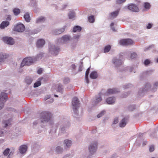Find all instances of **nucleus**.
<instances>
[{"label":"nucleus","mask_w":158,"mask_h":158,"mask_svg":"<svg viewBox=\"0 0 158 158\" xmlns=\"http://www.w3.org/2000/svg\"><path fill=\"white\" fill-rule=\"evenodd\" d=\"M42 54H39L37 55L36 57H29L25 58L23 60L21 64V67H22L24 65H29L32 64L33 63L37 60V59H41L42 58Z\"/></svg>","instance_id":"1"},{"label":"nucleus","mask_w":158,"mask_h":158,"mask_svg":"<svg viewBox=\"0 0 158 158\" xmlns=\"http://www.w3.org/2000/svg\"><path fill=\"white\" fill-rule=\"evenodd\" d=\"M41 122L43 123L48 122L52 117L50 113L46 112L41 113Z\"/></svg>","instance_id":"2"},{"label":"nucleus","mask_w":158,"mask_h":158,"mask_svg":"<svg viewBox=\"0 0 158 158\" xmlns=\"http://www.w3.org/2000/svg\"><path fill=\"white\" fill-rule=\"evenodd\" d=\"M119 43L122 45L127 46L133 44L134 42L131 39H127L121 40H120Z\"/></svg>","instance_id":"3"},{"label":"nucleus","mask_w":158,"mask_h":158,"mask_svg":"<svg viewBox=\"0 0 158 158\" xmlns=\"http://www.w3.org/2000/svg\"><path fill=\"white\" fill-rule=\"evenodd\" d=\"M80 103L77 98H74L72 100V105L73 106V109L74 112H75L77 108L79 106Z\"/></svg>","instance_id":"4"},{"label":"nucleus","mask_w":158,"mask_h":158,"mask_svg":"<svg viewBox=\"0 0 158 158\" xmlns=\"http://www.w3.org/2000/svg\"><path fill=\"white\" fill-rule=\"evenodd\" d=\"M3 41L6 44L10 45H13L14 43L13 39L10 37H4L2 39Z\"/></svg>","instance_id":"5"},{"label":"nucleus","mask_w":158,"mask_h":158,"mask_svg":"<svg viewBox=\"0 0 158 158\" xmlns=\"http://www.w3.org/2000/svg\"><path fill=\"white\" fill-rule=\"evenodd\" d=\"M25 29V26L23 24H19L15 27L14 30L19 32H22L24 31Z\"/></svg>","instance_id":"6"},{"label":"nucleus","mask_w":158,"mask_h":158,"mask_svg":"<svg viewBox=\"0 0 158 158\" xmlns=\"http://www.w3.org/2000/svg\"><path fill=\"white\" fill-rule=\"evenodd\" d=\"M7 99V96L6 94L2 92L1 94L0 97V102L2 104H3Z\"/></svg>","instance_id":"7"},{"label":"nucleus","mask_w":158,"mask_h":158,"mask_svg":"<svg viewBox=\"0 0 158 158\" xmlns=\"http://www.w3.org/2000/svg\"><path fill=\"white\" fill-rule=\"evenodd\" d=\"M128 9L133 12H137L139 11V8L138 6L134 4L129 5L128 6Z\"/></svg>","instance_id":"8"},{"label":"nucleus","mask_w":158,"mask_h":158,"mask_svg":"<svg viewBox=\"0 0 158 158\" xmlns=\"http://www.w3.org/2000/svg\"><path fill=\"white\" fill-rule=\"evenodd\" d=\"M97 143L96 142L91 144L89 147V150L90 152L92 153L95 152L97 149Z\"/></svg>","instance_id":"9"},{"label":"nucleus","mask_w":158,"mask_h":158,"mask_svg":"<svg viewBox=\"0 0 158 158\" xmlns=\"http://www.w3.org/2000/svg\"><path fill=\"white\" fill-rule=\"evenodd\" d=\"M27 147L26 145H23L21 146L19 149L20 152L22 154L25 153L27 150Z\"/></svg>","instance_id":"10"},{"label":"nucleus","mask_w":158,"mask_h":158,"mask_svg":"<svg viewBox=\"0 0 158 158\" xmlns=\"http://www.w3.org/2000/svg\"><path fill=\"white\" fill-rule=\"evenodd\" d=\"M45 43V41L43 39H40L37 41L36 46L38 48L42 47Z\"/></svg>","instance_id":"11"},{"label":"nucleus","mask_w":158,"mask_h":158,"mask_svg":"<svg viewBox=\"0 0 158 158\" xmlns=\"http://www.w3.org/2000/svg\"><path fill=\"white\" fill-rule=\"evenodd\" d=\"M127 121V119L126 118H124L119 123V126L123 127H124L126 124Z\"/></svg>","instance_id":"12"},{"label":"nucleus","mask_w":158,"mask_h":158,"mask_svg":"<svg viewBox=\"0 0 158 158\" xmlns=\"http://www.w3.org/2000/svg\"><path fill=\"white\" fill-rule=\"evenodd\" d=\"M118 92L117 90L115 89H109L108 90L105 94L106 95L113 94Z\"/></svg>","instance_id":"13"},{"label":"nucleus","mask_w":158,"mask_h":158,"mask_svg":"<svg viewBox=\"0 0 158 158\" xmlns=\"http://www.w3.org/2000/svg\"><path fill=\"white\" fill-rule=\"evenodd\" d=\"M107 103L111 104L114 103L115 102V99L114 97H110L107 98L106 100Z\"/></svg>","instance_id":"14"},{"label":"nucleus","mask_w":158,"mask_h":158,"mask_svg":"<svg viewBox=\"0 0 158 158\" xmlns=\"http://www.w3.org/2000/svg\"><path fill=\"white\" fill-rule=\"evenodd\" d=\"M113 63L116 66H119L121 65L122 64L121 60L116 58L113 59Z\"/></svg>","instance_id":"15"},{"label":"nucleus","mask_w":158,"mask_h":158,"mask_svg":"<svg viewBox=\"0 0 158 158\" xmlns=\"http://www.w3.org/2000/svg\"><path fill=\"white\" fill-rule=\"evenodd\" d=\"M9 25V22L7 21H4L2 22L1 23L0 27L1 29H4L5 27H7Z\"/></svg>","instance_id":"16"},{"label":"nucleus","mask_w":158,"mask_h":158,"mask_svg":"<svg viewBox=\"0 0 158 158\" xmlns=\"http://www.w3.org/2000/svg\"><path fill=\"white\" fill-rule=\"evenodd\" d=\"M63 86L60 84H58L56 85V90L57 92L62 93L63 91Z\"/></svg>","instance_id":"17"},{"label":"nucleus","mask_w":158,"mask_h":158,"mask_svg":"<svg viewBox=\"0 0 158 158\" xmlns=\"http://www.w3.org/2000/svg\"><path fill=\"white\" fill-rule=\"evenodd\" d=\"M118 13L119 11L118 10L111 13L110 14V18L114 19L118 15Z\"/></svg>","instance_id":"18"},{"label":"nucleus","mask_w":158,"mask_h":158,"mask_svg":"<svg viewBox=\"0 0 158 158\" xmlns=\"http://www.w3.org/2000/svg\"><path fill=\"white\" fill-rule=\"evenodd\" d=\"M11 119H10L7 121H4L2 122V124L3 126L6 127L11 125Z\"/></svg>","instance_id":"19"},{"label":"nucleus","mask_w":158,"mask_h":158,"mask_svg":"<svg viewBox=\"0 0 158 158\" xmlns=\"http://www.w3.org/2000/svg\"><path fill=\"white\" fill-rule=\"evenodd\" d=\"M90 77L92 79H96L98 77L97 72L95 71L92 72L90 74Z\"/></svg>","instance_id":"20"},{"label":"nucleus","mask_w":158,"mask_h":158,"mask_svg":"<svg viewBox=\"0 0 158 158\" xmlns=\"http://www.w3.org/2000/svg\"><path fill=\"white\" fill-rule=\"evenodd\" d=\"M81 30V28L78 26H76L74 27L73 29V31L74 32H80Z\"/></svg>","instance_id":"21"},{"label":"nucleus","mask_w":158,"mask_h":158,"mask_svg":"<svg viewBox=\"0 0 158 158\" xmlns=\"http://www.w3.org/2000/svg\"><path fill=\"white\" fill-rule=\"evenodd\" d=\"M61 39L64 42H65L70 40V37L69 35H65L63 36L61 38Z\"/></svg>","instance_id":"22"},{"label":"nucleus","mask_w":158,"mask_h":158,"mask_svg":"<svg viewBox=\"0 0 158 158\" xmlns=\"http://www.w3.org/2000/svg\"><path fill=\"white\" fill-rule=\"evenodd\" d=\"M64 31V28H61L60 29H58L55 31L54 34L55 35H58L61 34Z\"/></svg>","instance_id":"23"},{"label":"nucleus","mask_w":158,"mask_h":158,"mask_svg":"<svg viewBox=\"0 0 158 158\" xmlns=\"http://www.w3.org/2000/svg\"><path fill=\"white\" fill-rule=\"evenodd\" d=\"M24 18L27 22H29L30 20V16L28 13H26L24 15Z\"/></svg>","instance_id":"24"},{"label":"nucleus","mask_w":158,"mask_h":158,"mask_svg":"<svg viewBox=\"0 0 158 158\" xmlns=\"http://www.w3.org/2000/svg\"><path fill=\"white\" fill-rule=\"evenodd\" d=\"M60 48H59L55 47L53 48V52H52V53H53V54L54 55H56L58 54V52Z\"/></svg>","instance_id":"25"},{"label":"nucleus","mask_w":158,"mask_h":158,"mask_svg":"<svg viewBox=\"0 0 158 158\" xmlns=\"http://www.w3.org/2000/svg\"><path fill=\"white\" fill-rule=\"evenodd\" d=\"M64 143L65 144L66 146L68 148L71 146V141L70 140L66 139L64 141Z\"/></svg>","instance_id":"26"},{"label":"nucleus","mask_w":158,"mask_h":158,"mask_svg":"<svg viewBox=\"0 0 158 158\" xmlns=\"http://www.w3.org/2000/svg\"><path fill=\"white\" fill-rule=\"evenodd\" d=\"M45 20V19L44 17H40L38 18L36 20V22L37 23L44 22Z\"/></svg>","instance_id":"27"},{"label":"nucleus","mask_w":158,"mask_h":158,"mask_svg":"<svg viewBox=\"0 0 158 158\" xmlns=\"http://www.w3.org/2000/svg\"><path fill=\"white\" fill-rule=\"evenodd\" d=\"M111 49V46L110 45H107L104 48V51L105 53L109 52Z\"/></svg>","instance_id":"28"},{"label":"nucleus","mask_w":158,"mask_h":158,"mask_svg":"<svg viewBox=\"0 0 158 158\" xmlns=\"http://www.w3.org/2000/svg\"><path fill=\"white\" fill-rule=\"evenodd\" d=\"M6 55L0 53V62L4 60L7 58Z\"/></svg>","instance_id":"29"},{"label":"nucleus","mask_w":158,"mask_h":158,"mask_svg":"<svg viewBox=\"0 0 158 158\" xmlns=\"http://www.w3.org/2000/svg\"><path fill=\"white\" fill-rule=\"evenodd\" d=\"M68 16L69 19H73L75 16V13L73 11L70 12Z\"/></svg>","instance_id":"30"},{"label":"nucleus","mask_w":158,"mask_h":158,"mask_svg":"<svg viewBox=\"0 0 158 158\" xmlns=\"http://www.w3.org/2000/svg\"><path fill=\"white\" fill-rule=\"evenodd\" d=\"M14 14L16 15H18L20 12V10L17 8H15L13 10Z\"/></svg>","instance_id":"31"},{"label":"nucleus","mask_w":158,"mask_h":158,"mask_svg":"<svg viewBox=\"0 0 158 158\" xmlns=\"http://www.w3.org/2000/svg\"><path fill=\"white\" fill-rule=\"evenodd\" d=\"M151 5L149 3L145 2L144 3V8L146 9H149Z\"/></svg>","instance_id":"32"},{"label":"nucleus","mask_w":158,"mask_h":158,"mask_svg":"<svg viewBox=\"0 0 158 158\" xmlns=\"http://www.w3.org/2000/svg\"><path fill=\"white\" fill-rule=\"evenodd\" d=\"M88 20L89 22L92 23L94 21V19L93 16H91L89 17Z\"/></svg>","instance_id":"33"},{"label":"nucleus","mask_w":158,"mask_h":158,"mask_svg":"<svg viewBox=\"0 0 158 158\" xmlns=\"http://www.w3.org/2000/svg\"><path fill=\"white\" fill-rule=\"evenodd\" d=\"M41 83L40 81H39L36 82L34 85L35 88L41 85Z\"/></svg>","instance_id":"34"},{"label":"nucleus","mask_w":158,"mask_h":158,"mask_svg":"<svg viewBox=\"0 0 158 158\" xmlns=\"http://www.w3.org/2000/svg\"><path fill=\"white\" fill-rule=\"evenodd\" d=\"M56 151L57 153H60L62 151V149L61 147L58 146L56 148Z\"/></svg>","instance_id":"35"},{"label":"nucleus","mask_w":158,"mask_h":158,"mask_svg":"<svg viewBox=\"0 0 158 158\" xmlns=\"http://www.w3.org/2000/svg\"><path fill=\"white\" fill-rule=\"evenodd\" d=\"M10 152V149L8 148H6L3 154L5 156H7Z\"/></svg>","instance_id":"36"},{"label":"nucleus","mask_w":158,"mask_h":158,"mask_svg":"<svg viewBox=\"0 0 158 158\" xmlns=\"http://www.w3.org/2000/svg\"><path fill=\"white\" fill-rule=\"evenodd\" d=\"M137 56V54L135 52H134L131 54L130 58L131 59H133L135 58Z\"/></svg>","instance_id":"37"},{"label":"nucleus","mask_w":158,"mask_h":158,"mask_svg":"<svg viewBox=\"0 0 158 158\" xmlns=\"http://www.w3.org/2000/svg\"><path fill=\"white\" fill-rule=\"evenodd\" d=\"M126 0H116V3L117 4H121L125 2Z\"/></svg>","instance_id":"38"},{"label":"nucleus","mask_w":158,"mask_h":158,"mask_svg":"<svg viewBox=\"0 0 158 158\" xmlns=\"http://www.w3.org/2000/svg\"><path fill=\"white\" fill-rule=\"evenodd\" d=\"M90 70V68H89L85 72V77L87 78L88 77V75Z\"/></svg>","instance_id":"39"},{"label":"nucleus","mask_w":158,"mask_h":158,"mask_svg":"<svg viewBox=\"0 0 158 158\" xmlns=\"http://www.w3.org/2000/svg\"><path fill=\"white\" fill-rule=\"evenodd\" d=\"M105 113V112L104 111H102L101 113H100L99 114L97 115V117L98 118H100L101 117H102Z\"/></svg>","instance_id":"40"},{"label":"nucleus","mask_w":158,"mask_h":158,"mask_svg":"<svg viewBox=\"0 0 158 158\" xmlns=\"http://www.w3.org/2000/svg\"><path fill=\"white\" fill-rule=\"evenodd\" d=\"M32 81V80L31 78L27 79L26 80V82L27 84H30Z\"/></svg>","instance_id":"41"},{"label":"nucleus","mask_w":158,"mask_h":158,"mask_svg":"<svg viewBox=\"0 0 158 158\" xmlns=\"http://www.w3.org/2000/svg\"><path fill=\"white\" fill-rule=\"evenodd\" d=\"M102 100V99L101 97H99L96 98L95 101L96 104H97L99 102H101Z\"/></svg>","instance_id":"42"},{"label":"nucleus","mask_w":158,"mask_h":158,"mask_svg":"<svg viewBox=\"0 0 158 158\" xmlns=\"http://www.w3.org/2000/svg\"><path fill=\"white\" fill-rule=\"evenodd\" d=\"M150 61L148 59L146 60L144 62V64L145 65H148L150 63Z\"/></svg>","instance_id":"43"},{"label":"nucleus","mask_w":158,"mask_h":158,"mask_svg":"<svg viewBox=\"0 0 158 158\" xmlns=\"http://www.w3.org/2000/svg\"><path fill=\"white\" fill-rule=\"evenodd\" d=\"M69 80L68 78H65L64 79V83L65 84L69 82Z\"/></svg>","instance_id":"44"},{"label":"nucleus","mask_w":158,"mask_h":158,"mask_svg":"<svg viewBox=\"0 0 158 158\" xmlns=\"http://www.w3.org/2000/svg\"><path fill=\"white\" fill-rule=\"evenodd\" d=\"M154 150V147L153 145H152L150 146L149 148V151L150 152H153Z\"/></svg>","instance_id":"45"},{"label":"nucleus","mask_w":158,"mask_h":158,"mask_svg":"<svg viewBox=\"0 0 158 158\" xmlns=\"http://www.w3.org/2000/svg\"><path fill=\"white\" fill-rule=\"evenodd\" d=\"M135 109V106L134 105L132 106L129 107V109L130 110H133Z\"/></svg>","instance_id":"46"},{"label":"nucleus","mask_w":158,"mask_h":158,"mask_svg":"<svg viewBox=\"0 0 158 158\" xmlns=\"http://www.w3.org/2000/svg\"><path fill=\"white\" fill-rule=\"evenodd\" d=\"M118 122V118H116L114 119L113 122V124H116Z\"/></svg>","instance_id":"47"},{"label":"nucleus","mask_w":158,"mask_h":158,"mask_svg":"<svg viewBox=\"0 0 158 158\" xmlns=\"http://www.w3.org/2000/svg\"><path fill=\"white\" fill-rule=\"evenodd\" d=\"M152 24L148 23L147 26V28L148 29H150L152 27Z\"/></svg>","instance_id":"48"},{"label":"nucleus","mask_w":158,"mask_h":158,"mask_svg":"<svg viewBox=\"0 0 158 158\" xmlns=\"http://www.w3.org/2000/svg\"><path fill=\"white\" fill-rule=\"evenodd\" d=\"M43 70L42 69L40 68L37 71V73L39 74H41L42 73Z\"/></svg>","instance_id":"49"},{"label":"nucleus","mask_w":158,"mask_h":158,"mask_svg":"<svg viewBox=\"0 0 158 158\" xmlns=\"http://www.w3.org/2000/svg\"><path fill=\"white\" fill-rule=\"evenodd\" d=\"M80 37V35H77L74 36V38L75 39H78Z\"/></svg>","instance_id":"50"},{"label":"nucleus","mask_w":158,"mask_h":158,"mask_svg":"<svg viewBox=\"0 0 158 158\" xmlns=\"http://www.w3.org/2000/svg\"><path fill=\"white\" fill-rule=\"evenodd\" d=\"M4 104H1L0 106V110L2 108L4 107Z\"/></svg>","instance_id":"51"},{"label":"nucleus","mask_w":158,"mask_h":158,"mask_svg":"<svg viewBox=\"0 0 158 158\" xmlns=\"http://www.w3.org/2000/svg\"><path fill=\"white\" fill-rule=\"evenodd\" d=\"M50 96L49 95H48L46 96V98H45L44 99L45 100H46L47 99L49 98H50Z\"/></svg>","instance_id":"52"},{"label":"nucleus","mask_w":158,"mask_h":158,"mask_svg":"<svg viewBox=\"0 0 158 158\" xmlns=\"http://www.w3.org/2000/svg\"><path fill=\"white\" fill-rule=\"evenodd\" d=\"M158 85V82H156L154 84V86H157Z\"/></svg>","instance_id":"53"},{"label":"nucleus","mask_w":158,"mask_h":158,"mask_svg":"<svg viewBox=\"0 0 158 158\" xmlns=\"http://www.w3.org/2000/svg\"><path fill=\"white\" fill-rule=\"evenodd\" d=\"M85 78L86 79V82L87 83H89V80L88 79V77L87 78H86L85 77Z\"/></svg>","instance_id":"54"},{"label":"nucleus","mask_w":158,"mask_h":158,"mask_svg":"<svg viewBox=\"0 0 158 158\" xmlns=\"http://www.w3.org/2000/svg\"><path fill=\"white\" fill-rule=\"evenodd\" d=\"M3 133V132L1 130H0V136H2V134Z\"/></svg>","instance_id":"55"},{"label":"nucleus","mask_w":158,"mask_h":158,"mask_svg":"<svg viewBox=\"0 0 158 158\" xmlns=\"http://www.w3.org/2000/svg\"><path fill=\"white\" fill-rule=\"evenodd\" d=\"M114 23H112L110 24V26L111 27H113L114 25Z\"/></svg>","instance_id":"56"},{"label":"nucleus","mask_w":158,"mask_h":158,"mask_svg":"<svg viewBox=\"0 0 158 158\" xmlns=\"http://www.w3.org/2000/svg\"><path fill=\"white\" fill-rule=\"evenodd\" d=\"M72 68L73 69L75 68V66L74 64H72Z\"/></svg>","instance_id":"57"},{"label":"nucleus","mask_w":158,"mask_h":158,"mask_svg":"<svg viewBox=\"0 0 158 158\" xmlns=\"http://www.w3.org/2000/svg\"><path fill=\"white\" fill-rule=\"evenodd\" d=\"M112 29L114 31H116L115 30L114 27H112Z\"/></svg>","instance_id":"58"},{"label":"nucleus","mask_w":158,"mask_h":158,"mask_svg":"<svg viewBox=\"0 0 158 158\" xmlns=\"http://www.w3.org/2000/svg\"><path fill=\"white\" fill-rule=\"evenodd\" d=\"M129 85H126V86H125V88H128L129 87H128V86H129Z\"/></svg>","instance_id":"59"},{"label":"nucleus","mask_w":158,"mask_h":158,"mask_svg":"<svg viewBox=\"0 0 158 158\" xmlns=\"http://www.w3.org/2000/svg\"><path fill=\"white\" fill-rule=\"evenodd\" d=\"M54 96L56 97H58V96L56 95H54Z\"/></svg>","instance_id":"60"},{"label":"nucleus","mask_w":158,"mask_h":158,"mask_svg":"<svg viewBox=\"0 0 158 158\" xmlns=\"http://www.w3.org/2000/svg\"><path fill=\"white\" fill-rule=\"evenodd\" d=\"M157 62L158 63V58L157 59Z\"/></svg>","instance_id":"61"}]
</instances>
